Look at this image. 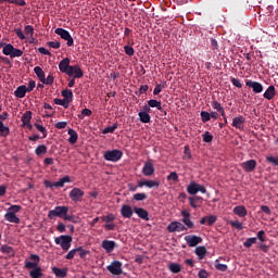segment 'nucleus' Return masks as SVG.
<instances>
[{
    "mask_svg": "<svg viewBox=\"0 0 278 278\" xmlns=\"http://www.w3.org/2000/svg\"><path fill=\"white\" fill-rule=\"evenodd\" d=\"M38 264H40V256L38 254H30L29 258L25 260L24 268H26V270H30L29 271L30 278L45 277V274H42V268L38 267Z\"/></svg>",
    "mask_w": 278,
    "mask_h": 278,
    "instance_id": "1",
    "label": "nucleus"
},
{
    "mask_svg": "<svg viewBox=\"0 0 278 278\" xmlns=\"http://www.w3.org/2000/svg\"><path fill=\"white\" fill-rule=\"evenodd\" d=\"M59 71L61 73H65L68 77H73L74 79H81L84 77V71L79 67V65H71V59L65 58L59 63Z\"/></svg>",
    "mask_w": 278,
    "mask_h": 278,
    "instance_id": "2",
    "label": "nucleus"
},
{
    "mask_svg": "<svg viewBox=\"0 0 278 278\" xmlns=\"http://www.w3.org/2000/svg\"><path fill=\"white\" fill-rule=\"evenodd\" d=\"M68 214V206H55L54 210L49 211L48 218L54 220L55 218H63Z\"/></svg>",
    "mask_w": 278,
    "mask_h": 278,
    "instance_id": "3",
    "label": "nucleus"
},
{
    "mask_svg": "<svg viewBox=\"0 0 278 278\" xmlns=\"http://www.w3.org/2000/svg\"><path fill=\"white\" fill-rule=\"evenodd\" d=\"M55 244H60L63 251H68L71 249V242H73V237L68 235H61L60 237L54 238Z\"/></svg>",
    "mask_w": 278,
    "mask_h": 278,
    "instance_id": "4",
    "label": "nucleus"
},
{
    "mask_svg": "<svg viewBox=\"0 0 278 278\" xmlns=\"http://www.w3.org/2000/svg\"><path fill=\"white\" fill-rule=\"evenodd\" d=\"M103 157L106 162H119L123 157V151L116 149L109 150L104 152Z\"/></svg>",
    "mask_w": 278,
    "mask_h": 278,
    "instance_id": "5",
    "label": "nucleus"
},
{
    "mask_svg": "<svg viewBox=\"0 0 278 278\" xmlns=\"http://www.w3.org/2000/svg\"><path fill=\"white\" fill-rule=\"evenodd\" d=\"M187 192L188 194H192V195L197 194L198 192H201L202 194H206L207 189H205V186L199 185L192 181L187 186Z\"/></svg>",
    "mask_w": 278,
    "mask_h": 278,
    "instance_id": "6",
    "label": "nucleus"
},
{
    "mask_svg": "<svg viewBox=\"0 0 278 278\" xmlns=\"http://www.w3.org/2000/svg\"><path fill=\"white\" fill-rule=\"evenodd\" d=\"M106 270H109L111 275L121 276L123 275V263L121 261H113L106 266Z\"/></svg>",
    "mask_w": 278,
    "mask_h": 278,
    "instance_id": "7",
    "label": "nucleus"
},
{
    "mask_svg": "<svg viewBox=\"0 0 278 278\" xmlns=\"http://www.w3.org/2000/svg\"><path fill=\"white\" fill-rule=\"evenodd\" d=\"M64 184H71V176H64L55 182H51L50 180L43 181L46 188H64Z\"/></svg>",
    "mask_w": 278,
    "mask_h": 278,
    "instance_id": "8",
    "label": "nucleus"
},
{
    "mask_svg": "<svg viewBox=\"0 0 278 278\" xmlns=\"http://www.w3.org/2000/svg\"><path fill=\"white\" fill-rule=\"evenodd\" d=\"M54 34L60 36L63 40H66L67 47H73L74 40H73V37L71 36V33H68V30L64 28H56L54 30Z\"/></svg>",
    "mask_w": 278,
    "mask_h": 278,
    "instance_id": "9",
    "label": "nucleus"
},
{
    "mask_svg": "<svg viewBox=\"0 0 278 278\" xmlns=\"http://www.w3.org/2000/svg\"><path fill=\"white\" fill-rule=\"evenodd\" d=\"M245 86H248V88H252L254 94L264 92V86L255 80H247Z\"/></svg>",
    "mask_w": 278,
    "mask_h": 278,
    "instance_id": "10",
    "label": "nucleus"
},
{
    "mask_svg": "<svg viewBox=\"0 0 278 278\" xmlns=\"http://www.w3.org/2000/svg\"><path fill=\"white\" fill-rule=\"evenodd\" d=\"M83 198H84V190L79 188H74L70 191V199L71 201H74V203L81 201Z\"/></svg>",
    "mask_w": 278,
    "mask_h": 278,
    "instance_id": "11",
    "label": "nucleus"
},
{
    "mask_svg": "<svg viewBox=\"0 0 278 278\" xmlns=\"http://www.w3.org/2000/svg\"><path fill=\"white\" fill-rule=\"evenodd\" d=\"M185 241L187 242L188 247H197V244H201L203 242V238L197 235H189L185 237Z\"/></svg>",
    "mask_w": 278,
    "mask_h": 278,
    "instance_id": "12",
    "label": "nucleus"
},
{
    "mask_svg": "<svg viewBox=\"0 0 278 278\" xmlns=\"http://www.w3.org/2000/svg\"><path fill=\"white\" fill-rule=\"evenodd\" d=\"M141 173L144 175V177H151V175H154L155 173V166H153L151 161H147L142 167Z\"/></svg>",
    "mask_w": 278,
    "mask_h": 278,
    "instance_id": "13",
    "label": "nucleus"
},
{
    "mask_svg": "<svg viewBox=\"0 0 278 278\" xmlns=\"http://www.w3.org/2000/svg\"><path fill=\"white\" fill-rule=\"evenodd\" d=\"M256 166H257V161L253 159L241 163V168H243L245 173H253Z\"/></svg>",
    "mask_w": 278,
    "mask_h": 278,
    "instance_id": "14",
    "label": "nucleus"
},
{
    "mask_svg": "<svg viewBox=\"0 0 278 278\" xmlns=\"http://www.w3.org/2000/svg\"><path fill=\"white\" fill-rule=\"evenodd\" d=\"M277 96V91L275 89V86L270 85L266 91L263 93L264 99H267V101H273L275 97Z\"/></svg>",
    "mask_w": 278,
    "mask_h": 278,
    "instance_id": "15",
    "label": "nucleus"
},
{
    "mask_svg": "<svg viewBox=\"0 0 278 278\" xmlns=\"http://www.w3.org/2000/svg\"><path fill=\"white\" fill-rule=\"evenodd\" d=\"M134 212L142 220H149V211H147V210H144L142 207L135 206L134 207Z\"/></svg>",
    "mask_w": 278,
    "mask_h": 278,
    "instance_id": "16",
    "label": "nucleus"
},
{
    "mask_svg": "<svg viewBox=\"0 0 278 278\" xmlns=\"http://www.w3.org/2000/svg\"><path fill=\"white\" fill-rule=\"evenodd\" d=\"M121 214L123 218H131L134 216V210L129 206V204H124L121 208Z\"/></svg>",
    "mask_w": 278,
    "mask_h": 278,
    "instance_id": "17",
    "label": "nucleus"
},
{
    "mask_svg": "<svg viewBox=\"0 0 278 278\" xmlns=\"http://www.w3.org/2000/svg\"><path fill=\"white\" fill-rule=\"evenodd\" d=\"M101 247H102V249H104V251H106V253H112V251H114V249H116V242L110 241V240H104V241H102Z\"/></svg>",
    "mask_w": 278,
    "mask_h": 278,
    "instance_id": "18",
    "label": "nucleus"
},
{
    "mask_svg": "<svg viewBox=\"0 0 278 278\" xmlns=\"http://www.w3.org/2000/svg\"><path fill=\"white\" fill-rule=\"evenodd\" d=\"M216 220L217 217L215 215L204 216L200 219V225H208V227H212Z\"/></svg>",
    "mask_w": 278,
    "mask_h": 278,
    "instance_id": "19",
    "label": "nucleus"
},
{
    "mask_svg": "<svg viewBox=\"0 0 278 278\" xmlns=\"http://www.w3.org/2000/svg\"><path fill=\"white\" fill-rule=\"evenodd\" d=\"M188 199H189V204L191 205V207H193V210H197L199 205L203 203V198L199 195L189 197Z\"/></svg>",
    "mask_w": 278,
    "mask_h": 278,
    "instance_id": "20",
    "label": "nucleus"
},
{
    "mask_svg": "<svg viewBox=\"0 0 278 278\" xmlns=\"http://www.w3.org/2000/svg\"><path fill=\"white\" fill-rule=\"evenodd\" d=\"M232 212H233V214H236V216H239L240 218H244V216H247V214H249V212L247 211V207H244V205L235 206Z\"/></svg>",
    "mask_w": 278,
    "mask_h": 278,
    "instance_id": "21",
    "label": "nucleus"
},
{
    "mask_svg": "<svg viewBox=\"0 0 278 278\" xmlns=\"http://www.w3.org/2000/svg\"><path fill=\"white\" fill-rule=\"evenodd\" d=\"M53 275L58 278H64L66 275H68V269L67 268H59V267H52L51 268Z\"/></svg>",
    "mask_w": 278,
    "mask_h": 278,
    "instance_id": "22",
    "label": "nucleus"
},
{
    "mask_svg": "<svg viewBox=\"0 0 278 278\" xmlns=\"http://www.w3.org/2000/svg\"><path fill=\"white\" fill-rule=\"evenodd\" d=\"M25 94H27V86L21 85L14 91V97L17 99H24Z\"/></svg>",
    "mask_w": 278,
    "mask_h": 278,
    "instance_id": "23",
    "label": "nucleus"
},
{
    "mask_svg": "<svg viewBox=\"0 0 278 278\" xmlns=\"http://www.w3.org/2000/svg\"><path fill=\"white\" fill-rule=\"evenodd\" d=\"M0 251L4 255H9V257H14V255H16V252H14V248H12L8 244L1 245Z\"/></svg>",
    "mask_w": 278,
    "mask_h": 278,
    "instance_id": "24",
    "label": "nucleus"
},
{
    "mask_svg": "<svg viewBox=\"0 0 278 278\" xmlns=\"http://www.w3.org/2000/svg\"><path fill=\"white\" fill-rule=\"evenodd\" d=\"M30 121H31V111H27L22 115V123L23 125L28 127V129H31Z\"/></svg>",
    "mask_w": 278,
    "mask_h": 278,
    "instance_id": "25",
    "label": "nucleus"
},
{
    "mask_svg": "<svg viewBox=\"0 0 278 278\" xmlns=\"http://www.w3.org/2000/svg\"><path fill=\"white\" fill-rule=\"evenodd\" d=\"M4 218L9 223H14L15 225H18L21 223V218H18V216H16V214L14 213L7 212Z\"/></svg>",
    "mask_w": 278,
    "mask_h": 278,
    "instance_id": "26",
    "label": "nucleus"
},
{
    "mask_svg": "<svg viewBox=\"0 0 278 278\" xmlns=\"http://www.w3.org/2000/svg\"><path fill=\"white\" fill-rule=\"evenodd\" d=\"M0 47H3V55H10V58H12V52L14 51V46L12 43H0Z\"/></svg>",
    "mask_w": 278,
    "mask_h": 278,
    "instance_id": "27",
    "label": "nucleus"
},
{
    "mask_svg": "<svg viewBox=\"0 0 278 278\" xmlns=\"http://www.w3.org/2000/svg\"><path fill=\"white\" fill-rule=\"evenodd\" d=\"M148 105H149V108H156V110H159V112H164V114H166V111H164V108H162V101L152 99V100L148 101Z\"/></svg>",
    "mask_w": 278,
    "mask_h": 278,
    "instance_id": "28",
    "label": "nucleus"
},
{
    "mask_svg": "<svg viewBox=\"0 0 278 278\" xmlns=\"http://www.w3.org/2000/svg\"><path fill=\"white\" fill-rule=\"evenodd\" d=\"M244 116L240 115L232 119V127H236V129H242V125H244Z\"/></svg>",
    "mask_w": 278,
    "mask_h": 278,
    "instance_id": "29",
    "label": "nucleus"
},
{
    "mask_svg": "<svg viewBox=\"0 0 278 278\" xmlns=\"http://www.w3.org/2000/svg\"><path fill=\"white\" fill-rule=\"evenodd\" d=\"M67 134L70 136V138H68L70 144H75L79 138V136L77 135V131H75V129H73V128H70L67 130Z\"/></svg>",
    "mask_w": 278,
    "mask_h": 278,
    "instance_id": "30",
    "label": "nucleus"
},
{
    "mask_svg": "<svg viewBox=\"0 0 278 278\" xmlns=\"http://www.w3.org/2000/svg\"><path fill=\"white\" fill-rule=\"evenodd\" d=\"M138 116H139V121H140L141 123H144V124L151 123V115H150L148 112H142V111H140V112L138 113Z\"/></svg>",
    "mask_w": 278,
    "mask_h": 278,
    "instance_id": "31",
    "label": "nucleus"
},
{
    "mask_svg": "<svg viewBox=\"0 0 278 278\" xmlns=\"http://www.w3.org/2000/svg\"><path fill=\"white\" fill-rule=\"evenodd\" d=\"M212 108L216 110V112H218L222 116H225V108H223V104H220V102L214 100L212 102Z\"/></svg>",
    "mask_w": 278,
    "mask_h": 278,
    "instance_id": "32",
    "label": "nucleus"
},
{
    "mask_svg": "<svg viewBox=\"0 0 278 278\" xmlns=\"http://www.w3.org/2000/svg\"><path fill=\"white\" fill-rule=\"evenodd\" d=\"M0 136L2 138L10 136V127L5 126L2 121H0Z\"/></svg>",
    "mask_w": 278,
    "mask_h": 278,
    "instance_id": "33",
    "label": "nucleus"
},
{
    "mask_svg": "<svg viewBox=\"0 0 278 278\" xmlns=\"http://www.w3.org/2000/svg\"><path fill=\"white\" fill-rule=\"evenodd\" d=\"M62 97L64 98L65 101L72 103L73 101V90L71 89H64L61 92Z\"/></svg>",
    "mask_w": 278,
    "mask_h": 278,
    "instance_id": "34",
    "label": "nucleus"
},
{
    "mask_svg": "<svg viewBox=\"0 0 278 278\" xmlns=\"http://www.w3.org/2000/svg\"><path fill=\"white\" fill-rule=\"evenodd\" d=\"M195 255H198L199 260H203L207 254V249L205 247H198L194 251Z\"/></svg>",
    "mask_w": 278,
    "mask_h": 278,
    "instance_id": "35",
    "label": "nucleus"
},
{
    "mask_svg": "<svg viewBox=\"0 0 278 278\" xmlns=\"http://www.w3.org/2000/svg\"><path fill=\"white\" fill-rule=\"evenodd\" d=\"M34 73L37 75L39 81H45V71L40 66H35Z\"/></svg>",
    "mask_w": 278,
    "mask_h": 278,
    "instance_id": "36",
    "label": "nucleus"
},
{
    "mask_svg": "<svg viewBox=\"0 0 278 278\" xmlns=\"http://www.w3.org/2000/svg\"><path fill=\"white\" fill-rule=\"evenodd\" d=\"M253 244H257V238L255 237L248 238L243 243V247H245V249H251Z\"/></svg>",
    "mask_w": 278,
    "mask_h": 278,
    "instance_id": "37",
    "label": "nucleus"
},
{
    "mask_svg": "<svg viewBox=\"0 0 278 278\" xmlns=\"http://www.w3.org/2000/svg\"><path fill=\"white\" fill-rule=\"evenodd\" d=\"M54 103L55 105H62L65 110H68V105L71 104V102H67L65 99L62 100L60 98L54 99Z\"/></svg>",
    "mask_w": 278,
    "mask_h": 278,
    "instance_id": "38",
    "label": "nucleus"
},
{
    "mask_svg": "<svg viewBox=\"0 0 278 278\" xmlns=\"http://www.w3.org/2000/svg\"><path fill=\"white\" fill-rule=\"evenodd\" d=\"M168 268H169L170 273H174V274L181 273V265H179L177 263L169 264Z\"/></svg>",
    "mask_w": 278,
    "mask_h": 278,
    "instance_id": "39",
    "label": "nucleus"
},
{
    "mask_svg": "<svg viewBox=\"0 0 278 278\" xmlns=\"http://www.w3.org/2000/svg\"><path fill=\"white\" fill-rule=\"evenodd\" d=\"M160 180H146V188H160Z\"/></svg>",
    "mask_w": 278,
    "mask_h": 278,
    "instance_id": "40",
    "label": "nucleus"
},
{
    "mask_svg": "<svg viewBox=\"0 0 278 278\" xmlns=\"http://www.w3.org/2000/svg\"><path fill=\"white\" fill-rule=\"evenodd\" d=\"M76 251L81 260L86 258V255H90V252L88 250H84L83 247L76 248Z\"/></svg>",
    "mask_w": 278,
    "mask_h": 278,
    "instance_id": "41",
    "label": "nucleus"
},
{
    "mask_svg": "<svg viewBox=\"0 0 278 278\" xmlns=\"http://www.w3.org/2000/svg\"><path fill=\"white\" fill-rule=\"evenodd\" d=\"M200 116H201L202 123H210V121H211L210 112L201 111Z\"/></svg>",
    "mask_w": 278,
    "mask_h": 278,
    "instance_id": "42",
    "label": "nucleus"
},
{
    "mask_svg": "<svg viewBox=\"0 0 278 278\" xmlns=\"http://www.w3.org/2000/svg\"><path fill=\"white\" fill-rule=\"evenodd\" d=\"M36 155H45L47 153V146L40 144L35 150Z\"/></svg>",
    "mask_w": 278,
    "mask_h": 278,
    "instance_id": "43",
    "label": "nucleus"
},
{
    "mask_svg": "<svg viewBox=\"0 0 278 278\" xmlns=\"http://www.w3.org/2000/svg\"><path fill=\"white\" fill-rule=\"evenodd\" d=\"M24 34H25V36H29V38H34V26L26 25L24 27Z\"/></svg>",
    "mask_w": 278,
    "mask_h": 278,
    "instance_id": "44",
    "label": "nucleus"
},
{
    "mask_svg": "<svg viewBox=\"0 0 278 278\" xmlns=\"http://www.w3.org/2000/svg\"><path fill=\"white\" fill-rule=\"evenodd\" d=\"M118 129V124H114L113 126H109L102 130V134H114Z\"/></svg>",
    "mask_w": 278,
    "mask_h": 278,
    "instance_id": "45",
    "label": "nucleus"
},
{
    "mask_svg": "<svg viewBox=\"0 0 278 278\" xmlns=\"http://www.w3.org/2000/svg\"><path fill=\"white\" fill-rule=\"evenodd\" d=\"M215 268H216V270H220V273H226V270H227V265L220 264V263L218 262V260H216V261H215Z\"/></svg>",
    "mask_w": 278,
    "mask_h": 278,
    "instance_id": "46",
    "label": "nucleus"
},
{
    "mask_svg": "<svg viewBox=\"0 0 278 278\" xmlns=\"http://www.w3.org/2000/svg\"><path fill=\"white\" fill-rule=\"evenodd\" d=\"M23 210V207L21 205H11L9 208H8V212L11 213V214H18V212Z\"/></svg>",
    "mask_w": 278,
    "mask_h": 278,
    "instance_id": "47",
    "label": "nucleus"
},
{
    "mask_svg": "<svg viewBox=\"0 0 278 278\" xmlns=\"http://www.w3.org/2000/svg\"><path fill=\"white\" fill-rule=\"evenodd\" d=\"M203 138V142H212V140H214V136H212V134H210V131H205L202 135Z\"/></svg>",
    "mask_w": 278,
    "mask_h": 278,
    "instance_id": "48",
    "label": "nucleus"
},
{
    "mask_svg": "<svg viewBox=\"0 0 278 278\" xmlns=\"http://www.w3.org/2000/svg\"><path fill=\"white\" fill-rule=\"evenodd\" d=\"M182 223L188 227V229H194V223H192L190 217L182 218Z\"/></svg>",
    "mask_w": 278,
    "mask_h": 278,
    "instance_id": "49",
    "label": "nucleus"
},
{
    "mask_svg": "<svg viewBox=\"0 0 278 278\" xmlns=\"http://www.w3.org/2000/svg\"><path fill=\"white\" fill-rule=\"evenodd\" d=\"M182 223L188 227V229H194V223H192L190 217L182 218Z\"/></svg>",
    "mask_w": 278,
    "mask_h": 278,
    "instance_id": "50",
    "label": "nucleus"
},
{
    "mask_svg": "<svg viewBox=\"0 0 278 278\" xmlns=\"http://www.w3.org/2000/svg\"><path fill=\"white\" fill-rule=\"evenodd\" d=\"M132 199H134L135 201H146V199H147V193H135V194L132 195Z\"/></svg>",
    "mask_w": 278,
    "mask_h": 278,
    "instance_id": "51",
    "label": "nucleus"
},
{
    "mask_svg": "<svg viewBox=\"0 0 278 278\" xmlns=\"http://www.w3.org/2000/svg\"><path fill=\"white\" fill-rule=\"evenodd\" d=\"M167 181H179V175H177V172H172L167 176Z\"/></svg>",
    "mask_w": 278,
    "mask_h": 278,
    "instance_id": "52",
    "label": "nucleus"
},
{
    "mask_svg": "<svg viewBox=\"0 0 278 278\" xmlns=\"http://www.w3.org/2000/svg\"><path fill=\"white\" fill-rule=\"evenodd\" d=\"M231 227H233L235 229H238L239 231H242L243 227H242V223H240V220H232L230 222Z\"/></svg>",
    "mask_w": 278,
    "mask_h": 278,
    "instance_id": "53",
    "label": "nucleus"
},
{
    "mask_svg": "<svg viewBox=\"0 0 278 278\" xmlns=\"http://www.w3.org/2000/svg\"><path fill=\"white\" fill-rule=\"evenodd\" d=\"M53 81H55V78L53 75H49L47 78L45 77V80H42L41 84H46V86H52Z\"/></svg>",
    "mask_w": 278,
    "mask_h": 278,
    "instance_id": "54",
    "label": "nucleus"
},
{
    "mask_svg": "<svg viewBox=\"0 0 278 278\" xmlns=\"http://www.w3.org/2000/svg\"><path fill=\"white\" fill-rule=\"evenodd\" d=\"M124 51H125L126 55H129L130 58H131V55H134V53H136V50H134V47H131V46H125Z\"/></svg>",
    "mask_w": 278,
    "mask_h": 278,
    "instance_id": "55",
    "label": "nucleus"
},
{
    "mask_svg": "<svg viewBox=\"0 0 278 278\" xmlns=\"http://www.w3.org/2000/svg\"><path fill=\"white\" fill-rule=\"evenodd\" d=\"M101 218L103 223H114L116 217H114V214H109L106 216H102Z\"/></svg>",
    "mask_w": 278,
    "mask_h": 278,
    "instance_id": "56",
    "label": "nucleus"
},
{
    "mask_svg": "<svg viewBox=\"0 0 278 278\" xmlns=\"http://www.w3.org/2000/svg\"><path fill=\"white\" fill-rule=\"evenodd\" d=\"M266 162L273 164V166H278V157L276 156H266Z\"/></svg>",
    "mask_w": 278,
    "mask_h": 278,
    "instance_id": "57",
    "label": "nucleus"
},
{
    "mask_svg": "<svg viewBox=\"0 0 278 278\" xmlns=\"http://www.w3.org/2000/svg\"><path fill=\"white\" fill-rule=\"evenodd\" d=\"M22 55H23V50L13 48L11 58H21Z\"/></svg>",
    "mask_w": 278,
    "mask_h": 278,
    "instance_id": "58",
    "label": "nucleus"
},
{
    "mask_svg": "<svg viewBox=\"0 0 278 278\" xmlns=\"http://www.w3.org/2000/svg\"><path fill=\"white\" fill-rule=\"evenodd\" d=\"M47 45L50 49H60L61 47L60 41H48Z\"/></svg>",
    "mask_w": 278,
    "mask_h": 278,
    "instance_id": "59",
    "label": "nucleus"
},
{
    "mask_svg": "<svg viewBox=\"0 0 278 278\" xmlns=\"http://www.w3.org/2000/svg\"><path fill=\"white\" fill-rule=\"evenodd\" d=\"M35 127H36V129H38V131H40L43 135V138H47V128H45L40 124H35Z\"/></svg>",
    "mask_w": 278,
    "mask_h": 278,
    "instance_id": "60",
    "label": "nucleus"
},
{
    "mask_svg": "<svg viewBox=\"0 0 278 278\" xmlns=\"http://www.w3.org/2000/svg\"><path fill=\"white\" fill-rule=\"evenodd\" d=\"M14 33L16 34L17 38H20V40H25V34H23L21 28H14Z\"/></svg>",
    "mask_w": 278,
    "mask_h": 278,
    "instance_id": "61",
    "label": "nucleus"
},
{
    "mask_svg": "<svg viewBox=\"0 0 278 278\" xmlns=\"http://www.w3.org/2000/svg\"><path fill=\"white\" fill-rule=\"evenodd\" d=\"M198 277L199 278H208L210 273H207V270H205V269H200L199 273H198Z\"/></svg>",
    "mask_w": 278,
    "mask_h": 278,
    "instance_id": "62",
    "label": "nucleus"
},
{
    "mask_svg": "<svg viewBox=\"0 0 278 278\" xmlns=\"http://www.w3.org/2000/svg\"><path fill=\"white\" fill-rule=\"evenodd\" d=\"M230 81H231L232 86H235L236 88H242V83H240V79L231 78Z\"/></svg>",
    "mask_w": 278,
    "mask_h": 278,
    "instance_id": "63",
    "label": "nucleus"
},
{
    "mask_svg": "<svg viewBox=\"0 0 278 278\" xmlns=\"http://www.w3.org/2000/svg\"><path fill=\"white\" fill-rule=\"evenodd\" d=\"M164 88V85L162 84H157L153 90V94L156 96V94H160V92H162V89Z\"/></svg>",
    "mask_w": 278,
    "mask_h": 278,
    "instance_id": "64",
    "label": "nucleus"
}]
</instances>
